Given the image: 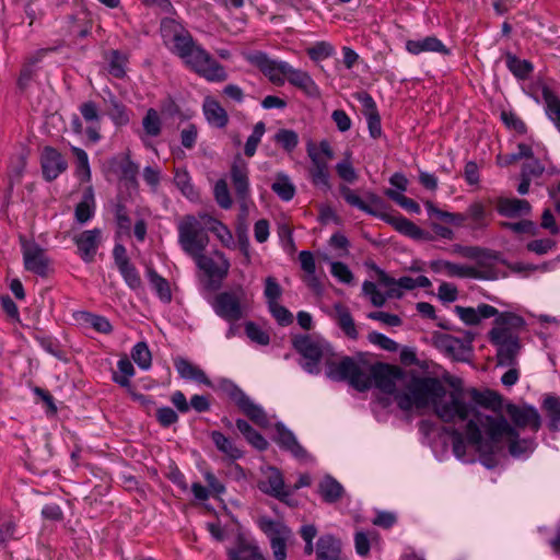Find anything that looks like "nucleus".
<instances>
[{"instance_id":"nucleus-1","label":"nucleus","mask_w":560,"mask_h":560,"mask_svg":"<svg viewBox=\"0 0 560 560\" xmlns=\"http://www.w3.org/2000/svg\"><path fill=\"white\" fill-rule=\"evenodd\" d=\"M327 376L334 381H348L359 392L375 386L392 395L399 409L406 412L432 408L445 423L459 418L466 410L464 395L467 389L454 387L447 393L438 377L406 373L397 365L369 364L346 357L338 364H329Z\"/></svg>"},{"instance_id":"nucleus-2","label":"nucleus","mask_w":560,"mask_h":560,"mask_svg":"<svg viewBox=\"0 0 560 560\" xmlns=\"http://www.w3.org/2000/svg\"><path fill=\"white\" fill-rule=\"evenodd\" d=\"M464 400L466 410L450 423L464 424L467 442L478 452H492L494 445L501 442L509 444V451L513 456H520L533 450V442L520 440L517 432L505 418L491 417L479 410V407L489 408L497 405L499 402L497 394L470 388L466 390Z\"/></svg>"},{"instance_id":"nucleus-3","label":"nucleus","mask_w":560,"mask_h":560,"mask_svg":"<svg viewBox=\"0 0 560 560\" xmlns=\"http://www.w3.org/2000/svg\"><path fill=\"white\" fill-rule=\"evenodd\" d=\"M161 34L164 44L179 57L186 67L209 82H223L228 73L182 24L173 19L161 23Z\"/></svg>"},{"instance_id":"nucleus-4","label":"nucleus","mask_w":560,"mask_h":560,"mask_svg":"<svg viewBox=\"0 0 560 560\" xmlns=\"http://www.w3.org/2000/svg\"><path fill=\"white\" fill-rule=\"evenodd\" d=\"M246 60L258 68L268 80L282 86L288 80L290 84L311 97H318L320 90L308 72L293 68L289 62L271 59L266 52L254 51L245 56Z\"/></svg>"},{"instance_id":"nucleus-5","label":"nucleus","mask_w":560,"mask_h":560,"mask_svg":"<svg viewBox=\"0 0 560 560\" xmlns=\"http://www.w3.org/2000/svg\"><path fill=\"white\" fill-rule=\"evenodd\" d=\"M524 329L523 317L510 312H498L493 327L488 332L489 341L497 348L498 365H516L522 348L520 335Z\"/></svg>"},{"instance_id":"nucleus-6","label":"nucleus","mask_w":560,"mask_h":560,"mask_svg":"<svg viewBox=\"0 0 560 560\" xmlns=\"http://www.w3.org/2000/svg\"><path fill=\"white\" fill-rule=\"evenodd\" d=\"M178 243L182 249L192 258L203 253L209 244L208 230L201 212L198 215L186 214L177 222Z\"/></svg>"},{"instance_id":"nucleus-7","label":"nucleus","mask_w":560,"mask_h":560,"mask_svg":"<svg viewBox=\"0 0 560 560\" xmlns=\"http://www.w3.org/2000/svg\"><path fill=\"white\" fill-rule=\"evenodd\" d=\"M293 347L306 360L302 366L310 374L320 372L319 362L323 359H325L327 370H329V364H337L330 358L332 355L331 346L324 339L299 336L293 339Z\"/></svg>"},{"instance_id":"nucleus-8","label":"nucleus","mask_w":560,"mask_h":560,"mask_svg":"<svg viewBox=\"0 0 560 560\" xmlns=\"http://www.w3.org/2000/svg\"><path fill=\"white\" fill-rule=\"evenodd\" d=\"M212 307L218 316L235 323L247 315L252 307V299L243 287L238 285L231 291L217 294Z\"/></svg>"},{"instance_id":"nucleus-9","label":"nucleus","mask_w":560,"mask_h":560,"mask_svg":"<svg viewBox=\"0 0 560 560\" xmlns=\"http://www.w3.org/2000/svg\"><path fill=\"white\" fill-rule=\"evenodd\" d=\"M307 155L311 160L310 176L312 183L322 189H329L328 162L334 159V151L327 140H322L318 145L308 143Z\"/></svg>"},{"instance_id":"nucleus-10","label":"nucleus","mask_w":560,"mask_h":560,"mask_svg":"<svg viewBox=\"0 0 560 560\" xmlns=\"http://www.w3.org/2000/svg\"><path fill=\"white\" fill-rule=\"evenodd\" d=\"M23 266L25 270L45 278L49 273L50 259L46 250L36 242L20 237Z\"/></svg>"},{"instance_id":"nucleus-11","label":"nucleus","mask_w":560,"mask_h":560,"mask_svg":"<svg viewBox=\"0 0 560 560\" xmlns=\"http://www.w3.org/2000/svg\"><path fill=\"white\" fill-rule=\"evenodd\" d=\"M248 162L241 154H236L230 168V178L235 191V196L244 211L247 210V203L250 200Z\"/></svg>"},{"instance_id":"nucleus-12","label":"nucleus","mask_w":560,"mask_h":560,"mask_svg":"<svg viewBox=\"0 0 560 560\" xmlns=\"http://www.w3.org/2000/svg\"><path fill=\"white\" fill-rule=\"evenodd\" d=\"M197 266L211 279L223 280L230 270L228 257L220 250H213L211 256L201 253L194 257Z\"/></svg>"},{"instance_id":"nucleus-13","label":"nucleus","mask_w":560,"mask_h":560,"mask_svg":"<svg viewBox=\"0 0 560 560\" xmlns=\"http://www.w3.org/2000/svg\"><path fill=\"white\" fill-rule=\"evenodd\" d=\"M73 243L77 246L78 255L84 262H92L103 240L101 229L85 230L73 236Z\"/></svg>"},{"instance_id":"nucleus-14","label":"nucleus","mask_w":560,"mask_h":560,"mask_svg":"<svg viewBox=\"0 0 560 560\" xmlns=\"http://www.w3.org/2000/svg\"><path fill=\"white\" fill-rule=\"evenodd\" d=\"M430 269L436 273L462 279H485L483 272L472 266L455 264L448 260H432Z\"/></svg>"},{"instance_id":"nucleus-15","label":"nucleus","mask_w":560,"mask_h":560,"mask_svg":"<svg viewBox=\"0 0 560 560\" xmlns=\"http://www.w3.org/2000/svg\"><path fill=\"white\" fill-rule=\"evenodd\" d=\"M43 176L46 180L56 179L67 167V161L60 152L52 147H45L40 154Z\"/></svg>"},{"instance_id":"nucleus-16","label":"nucleus","mask_w":560,"mask_h":560,"mask_svg":"<svg viewBox=\"0 0 560 560\" xmlns=\"http://www.w3.org/2000/svg\"><path fill=\"white\" fill-rule=\"evenodd\" d=\"M232 398L238 408L256 424L267 427L269 424L268 417L264 409L256 405L243 390L235 387Z\"/></svg>"},{"instance_id":"nucleus-17","label":"nucleus","mask_w":560,"mask_h":560,"mask_svg":"<svg viewBox=\"0 0 560 560\" xmlns=\"http://www.w3.org/2000/svg\"><path fill=\"white\" fill-rule=\"evenodd\" d=\"M454 312L464 324L469 326L478 325L482 319L498 315V310L494 306L485 303L479 304L476 308L456 305Z\"/></svg>"},{"instance_id":"nucleus-18","label":"nucleus","mask_w":560,"mask_h":560,"mask_svg":"<svg viewBox=\"0 0 560 560\" xmlns=\"http://www.w3.org/2000/svg\"><path fill=\"white\" fill-rule=\"evenodd\" d=\"M229 560H261L262 552L254 539L237 537L235 545L226 551Z\"/></svg>"},{"instance_id":"nucleus-19","label":"nucleus","mask_w":560,"mask_h":560,"mask_svg":"<svg viewBox=\"0 0 560 560\" xmlns=\"http://www.w3.org/2000/svg\"><path fill=\"white\" fill-rule=\"evenodd\" d=\"M332 308L334 313L331 314V317L343 335L348 339L357 340L360 337L359 326L355 324L349 308L341 303L334 304Z\"/></svg>"},{"instance_id":"nucleus-20","label":"nucleus","mask_w":560,"mask_h":560,"mask_svg":"<svg viewBox=\"0 0 560 560\" xmlns=\"http://www.w3.org/2000/svg\"><path fill=\"white\" fill-rule=\"evenodd\" d=\"M260 489L278 499H283L292 494V491L284 486L280 470L273 467L268 468L266 471L265 480L260 483Z\"/></svg>"},{"instance_id":"nucleus-21","label":"nucleus","mask_w":560,"mask_h":560,"mask_svg":"<svg viewBox=\"0 0 560 560\" xmlns=\"http://www.w3.org/2000/svg\"><path fill=\"white\" fill-rule=\"evenodd\" d=\"M162 132V119L154 108H149L142 118V131L139 137L145 148L155 150L149 138H156Z\"/></svg>"},{"instance_id":"nucleus-22","label":"nucleus","mask_w":560,"mask_h":560,"mask_svg":"<svg viewBox=\"0 0 560 560\" xmlns=\"http://www.w3.org/2000/svg\"><path fill=\"white\" fill-rule=\"evenodd\" d=\"M79 110L83 119L89 124L85 130L89 140H91L92 142L100 141L101 115L96 103L93 101L84 102L80 105Z\"/></svg>"},{"instance_id":"nucleus-23","label":"nucleus","mask_w":560,"mask_h":560,"mask_svg":"<svg viewBox=\"0 0 560 560\" xmlns=\"http://www.w3.org/2000/svg\"><path fill=\"white\" fill-rule=\"evenodd\" d=\"M406 50L411 55H420L422 52L451 54L450 49L435 36L409 39L406 42Z\"/></svg>"},{"instance_id":"nucleus-24","label":"nucleus","mask_w":560,"mask_h":560,"mask_svg":"<svg viewBox=\"0 0 560 560\" xmlns=\"http://www.w3.org/2000/svg\"><path fill=\"white\" fill-rule=\"evenodd\" d=\"M202 112L209 125L215 128H224L229 122V115L221 104L213 97L203 100Z\"/></svg>"},{"instance_id":"nucleus-25","label":"nucleus","mask_w":560,"mask_h":560,"mask_svg":"<svg viewBox=\"0 0 560 560\" xmlns=\"http://www.w3.org/2000/svg\"><path fill=\"white\" fill-rule=\"evenodd\" d=\"M509 415L512 421L521 428H530L537 431L540 427V417L533 407H510Z\"/></svg>"},{"instance_id":"nucleus-26","label":"nucleus","mask_w":560,"mask_h":560,"mask_svg":"<svg viewBox=\"0 0 560 560\" xmlns=\"http://www.w3.org/2000/svg\"><path fill=\"white\" fill-rule=\"evenodd\" d=\"M530 205L525 199L499 198L497 200V211L508 218H516L530 212Z\"/></svg>"},{"instance_id":"nucleus-27","label":"nucleus","mask_w":560,"mask_h":560,"mask_svg":"<svg viewBox=\"0 0 560 560\" xmlns=\"http://www.w3.org/2000/svg\"><path fill=\"white\" fill-rule=\"evenodd\" d=\"M174 366L180 377L197 383L211 386V382L206 373L185 358L178 357L174 360Z\"/></svg>"},{"instance_id":"nucleus-28","label":"nucleus","mask_w":560,"mask_h":560,"mask_svg":"<svg viewBox=\"0 0 560 560\" xmlns=\"http://www.w3.org/2000/svg\"><path fill=\"white\" fill-rule=\"evenodd\" d=\"M201 219L205 220L207 230L212 232L224 247H234L233 234L224 223L206 212H201Z\"/></svg>"},{"instance_id":"nucleus-29","label":"nucleus","mask_w":560,"mask_h":560,"mask_svg":"<svg viewBox=\"0 0 560 560\" xmlns=\"http://www.w3.org/2000/svg\"><path fill=\"white\" fill-rule=\"evenodd\" d=\"M340 551V541L332 535H323L317 541V560H342Z\"/></svg>"},{"instance_id":"nucleus-30","label":"nucleus","mask_w":560,"mask_h":560,"mask_svg":"<svg viewBox=\"0 0 560 560\" xmlns=\"http://www.w3.org/2000/svg\"><path fill=\"white\" fill-rule=\"evenodd\" d=\"M292 537V532L284 527L276 528L270 535V547L275 560L287 559V542Z\"/></svg>"},{"instance_id":"nucleus-31","label":"nucleus","mask_w":560,"mask_h":560,"mask_svg":"<svg viewBox=\"0 0 560 560\" xmlns=\"http://www.w3.org/2000/svg\"><path fill=\"white\" fill-rule=\"evenodd\" d=\"M95 212V199L92 186H89L82 200L77 205L74 210L75 220L83 224L91 220Z\"/></svg>"},{"instance_id":"nucleus-32","label":"nucleus","mask_w":560,"mask_h":560,"mask_svg":"<svg viewBox=\"0 0 560 560\" xmlns=\"http://www.w3.org/2000/svg\"><path fill=\"white\" fill-rule=\"evenodd\" d=\"M271 190L282 200L290 201L294 198L296 188L290 176L283 172H278L275 182L271 184Z\"/></svg>"},{"instance_id":"nucleus-33","label":"nucleus","mask_w":560,"mask_h":560,"mask_svg":"<svg viewBox=\"0 0 560 560\" xmlns=\"http://www.w3.org/2000/svg\"><path fill=\"white\" fill-rule=\"evenodd\" d=\"M388 223H390L399 233L409 236L413 240L425 238L427 233L418 225H416L412 221L408 220L402 215L388 217Z\"/></svg>"},{"instance_id":"nucleus-34","label":"nucleus","mask_w":560,"mask_h":560,"mask_svg":"<svg viewBox=\"0 0 560 560\" xmlns=\"http://www.w3.org/2000/svg\"><path fill=\"white\" fill-rule=\"evenodd\" d=\"M147 278L158 298L163 303H170L172 301L170 282L151 267L147 269Z\"/></svg>"},{"instance_id":"nucleus-35","label":"nucleus","mask_w":560,"mask_h":560,"mask_svg":"<svg viewBox=\"0 0 560 560\" xmlns=\"http://www.w3.org/2000/svg\"><path fill=\"white\" fill-rule=\"evenodd\" d=\"M74 318L80 324L91 326L97 332L108 334L113 329L109 320L106 317L86 311L75 313Z\"/></svg>"},{"instance_id":"nucleus-36","label":"nucleus","mask_w":560,"mask_h":560,"mask_svg":"<svg viewBox=\"0 0 560 560\" xmlns=\"http://www.w3.org/2000/svg\"><path fill=\"white\" fill-rule=\"evenodd\" d=\"M318 492L325 502L335 503L341 499L343 487L332 477L326 476L318 485Z\"/></svg>"},{"instance_id":"nucleus-37","label":"nucleus","mask_w":560,"mask_h":560,"mask_svg":"<svg viewBox=\"0 0 560 560\" xmlns=\"http://www.w3.org/2000/svg\"><path fill=\"white\" fill-rule=\"evenodd\" d=\"M211 440L217 446V448L221 453H223L228 458L235 460L243 456V452L234 444L233 441L226 438L223 433L219 431H213L211 433Z\"/></svg>"},{"instance_id":"nucleus-38","label":"nucleus","mask_w":560,"mask_h":560,"mask_svg":"<svg viewBox=\"0 0 560 560\" xmlns=\"http://www.w3.org/2000/svg\"><path fill=\"white\" fill-rule=\"evenodd\" d=\"M464 214L467 217V220H471L472 226L476 229H482L489 224L488 217L490 212L487 206L481 201L471 202Z\"/></svg>"},{"instance_id":"nucleus-39","label":"nucleus","mask_w":560,"mask_h":560,"mask_svg":"<svg viewBox=\"0 0 560 560\" xmlns=\"http://www.w3.org/2000/svg\"><path fill=\"white\" fill-rule=\"evenodd\" d=\"M237 430L244 435L247 442L259 451L268 447L267 440L257 432L247 421L238 419L236 421Z\"/></svg>"},{"instance_id":"nucleus-40","label":"nucleus","mask_w":560,"mask_h":560,"mask_svg":"<svg viewBox=\"0 0 560 560\" xmlns=\"http://www.w3.org/2000/svg\"><path fill=\"white\" fill-rule=\"evenodd\" d=\"M71 152L77 160L75 176L80 182L89 183L91 180V167L88 153L83 149L73 145Z\"/></svg>"},{"instance_id":"nucleus-41","label":"nucleus","mask_w":560,"mask_h":560,"mask_svg":"<svg viewBox=\"0 0 560 560\" xmlns=\"http://www.w3.org/2000/svg\"><path fill=\"white\" fill-rule=\"evenodd\" d=\"M174 183L182 194L188 199L194 200L198 197V192L196 191L191 177L186 168H175Z\"/></svg>"},{"instance_id":"nucleus-42","label":"nucleus","mask_w":560,"mask_h":560,"mask_svg":"<svg viewBox=\"0 0 560 560\" xmlns=\"http://www.w3.org/2000/svg\"><path fill=\"white\" fill-rule=\"evenodd\" d=\"M425 209L431 217H436L447 223L462 226L467 221V217L464 213H453L438 209L433 202L427 201L424 203Z\"/></svg>"},{"instance_id":"nucleus-43","label":"nucleus","mask_w":560,"mask_h":560,"mask_svg":"<svg viewBox=\"0 0 560 560\" xmlns=\"http://www.w3.org/2000/svg\"><path fill=\"white\" fill-rule=\"evenodd\" d=\"M542 97L547 106V115L553 121L557 129L560 131V100L559 97L548 88L542 90Z\"/></svg>"},{"instance_id":"nucleus-44","label":"nucleus","mask_w":560,"mask_h":560,"mask_svg":"<svg viewBox=\"0 0 560 560\" xmlns=\"http://www.w3.org/2000/svg\"><path fill=\"white\" fill-rule=\"evenodd\" d=\"M508 69L518 79H526L533 71V66L529 61L517 58L514 55H506Z\"/></svg>"},{"instance_id":"nucleus-45","label":"nucleus","mask_w":560,"mask_h":560,"mask_svg":"<svg viewBox=\"0 0 560 560\" xmlns=\"http://www.w3.org/2000/svg\"><path fill=\"white\" fill-rule=\"evenodd\" d=\"M266 132V125L264 121L255 124L250 136L247 138L244 147V153L246 156L252 158L255 155L258 144L261 141L262 136Z\"/></svg>"},{"instance_id":"nucleus-46","label":"nucleus","mask_w":560,"mask_h":560,"mask_svg":"<svg viewBox=\"0 0 560 560\" xmlns=\"http://www.w3.org/2000/svg\"><path fill=\"white\" fill-rule=\"evenodd\" d=\"M118 373H115L113 380L122 387L130 385V378L135 375V368L128 358H122L117 363Z\"/></svg>"},{"instance_id":"nucleus-47","label":"nucleus","mask_w":560,"mask_h":560,"mask_svg":"<svg viewBox=\"0 0 560 560\" xmlns=\"http://www.w3.org/2000/svg\"><path fill=\"white\" fill-rule=\"evenodd\" d=\"M128 58L126 55L121 54L118 50H112L108 59V71L109 73L118 79H121L126 74V65Z\"/></svg>"},{"instance_id":"nucleus-48","label":"nucleus","mask_w":560,"mask_h":560,"mask_svg":"<svg viewBox=\"0 0 560 560\" xmlns=\"http://www.w3.org/2000/svg\"><path fill=\"white\" fill-rule=\"evenodd\" d=\"M275 142L287 152H292L299 144V136L291 129H279L275 135Z\"/></svg>"},{"instance_id":"nucleus-49","label":"nucleus","mask_w":560,"mask_h":560,"mask_svg":"<svg viewBox=\"0 0 560 560\" xmlns=\"http://www.w3.org/2000/svg\"><path fill=\"white\" fill-rule=\"evenodd\" d=\"M131 358L142 370H148L151 366L152 357L145 342L135 345L131 350Z\"/></svg>"},{"instance_id":"nucleus-50","label":"nucleus","mask_w":560,"mask_h":560,"mask_svg":"<svg viewBox=\"0 0 560 560\" xmlns=\"http://www.w3.org/2000/svg\"><path fill=\"white\" fill-rule=\"evenodd\" d=\"M110 110L109 116L116 126H125L129 122V114L126 106L120 103L115 96L109 98Z\"/></svg>"},{"instance_id":"nucleus-51","label":"nucleus","mask_w":560,"mask_h":560,"mask_svg":"<svg viewBox=\"0 0 560 560\" xmlns=\"http://www.w3.org/2000/svg\"><path fill=\"white\" fill-rule=\"evenodd\" d=\"M278 442L281 446L289 450L295 456H301L304 454V448L299 444L294 434L285 429H280L278 431Z\"/></svg>"},{"instance_id":"nucleus-52","label":"nucleus","mask_w":560,"mask_h":560,"mask_svg":"<svg viewBox=\"0 0 560 560\" xmlns=\"http://www.w3.org/2000/svg\"><path fill=\"white\" fill-rule=\"evenodd\" d=\"M362 293L364 296L369 298L370 302L375 307H382L386 300L388 299L387 293H382L376 284L372 281H364L362 284Z\"/></svg>"},{"instance_id":"nucleus-53","label":"nucleus","mask_w":560,"mask_h":560,"mask_svg":"<svg viewBox=\"0 0 560 560\" xmlns=\"http://www.w3.org/2000/svg\"><path fill=\"white\" fill-rule=\"evenodd\" d=\"M214 199L222 209H230L233 205L231 194L225 179H219L213 188Z\"/></svg>"},{"instance_id":"nucleus-54","label":"nucleus","mask_w":560,"mask_h":560,"mask_svg":"<svg viewBox=\"0 0 560 560\" xmlns=\"http://www.w3.org/2000/svg\"><path fill=\"white\" fill-rule=\"evenodd\" d=\"M245 332L253 342L260 346H267L270 342L269 334L254 322L245 324Z\"/></svg>"},{"instance_id":"nucleus-55","label":"nucleus","mask_w":560,"mask_h":560,"mask_svg":"<svg viewBox=\"0 0 560 560\" xmlns=\"http://www.w3.org/2000/svg\"><path fill=\"white\" fill-rule=\"evenodd\" d=\"M308 57L314 61H320L329 58L335 52L332 45L327 42H317L312 47L307 48Z\"/></svg>"},{"instance_id":"nucleus-56","label":"nucleus","mask_w":560,"mask_h":560,"mask_svg":"<svg viewBox=\"0 0 560 560\" xmlns=\"http://www.w3.org/2000/svg\"><path fill=\"white\" fill-rule=\"evenodd\" d=\"M330 273L339 282L345 284H351L353 282V273L350 268L341 261H332L330 264Z\"/></svg>"},{"instance_id":"nucleus-57","label":"nucleus","mask_w":560,"mask_h":560,"mask_svg":"<svg viewBox=\"0 0 560 560\" xmlns=\"http://www.w3.org/2000/svg\"><path fill=\"white\" fill-rule=\"evenodd\" d=\"M362 211L372 214L374 217L381 218L388 222V217H392L386 212L385 202L377 196H372L369 203H365V209Z\"/></svg>"},{"instance_id":"nucleus-58","label":"nucleus","mask_w":560,"mask_h":560,"mask_svg":"<svg viewBox=\"0 0 560 560\" xmlns=\"http://www.w3.org/2000/svg\"><path fill=\"white\" fill-rule=\"evenodd\" d=\"M118 270L125 279L126 283L132 290L139 289L141 287V278L131 262L120 266Z\"/></svg>"},{"instance_id":"nucleus-59","label":"nucleus","mask_w":560,"mask_h":560,"mask_svg":"<svg viewBox=\"0 0 560 560\" xmlns=\"http://www.w3.org/2000/svg\"><path fill=\"white\" fill-rule=\"evenodd\" d=\"M386 196L388 198H390L392 200H394L395 202H397L400 207H402L404 209H406L410 212H413V213L420 212L419 205L411 198H408L400 192H397L393 189H388V190H386Z\"/></svg>"},{"instance_id":"nucleus-60","label":"nucleus","mask_w":560,"mask_h":560,"mask_svg":"<svg viewBox=\"0 0 560 560\" xmlns=\"http://www.w3.org/2000/svg\"><path fill=\"white\" fill-rule=\"evenodd\" d=\"M368 338L371 343L378 346L383 350L389 352H396L398 350V343L381 332L372 331L369 334Z\"/></svg>"},{"instance_id":"nucleus-61","label":"nucleus","mask_w":560,"mask_h":560,"mask_svg":"<svg viewBox=\"0 0 560 560\" xmlns=\"http://www.w3.org/2000/svg\"><path fill=\"white\" fill-rule=\"evenodd\" d=\"M264 294L267 299L268 305L278 302V300L280 299V296L282 294V289L275 278L268 277L266 279Z\"/></svg>"},{"instance_id":"nucleus-62","label":"nucleus","mask_w":560,"mask_h":560,"mask_svg":"<svg viewBox=\"0 0 560 560\" xmlns=\"http://www.w3.org/2000/svg\"><path fill=\"white\" fill-rule=\"evenodd\" d=\"M336 171L338 176L343 179L347 183H354L358 178L357 172L354 167L352 166V163L349 159H346L341 162H339L336 165Z\"/></svg>"},{"instance_id":"nucleus-63","label":"nucleus","mask_w":560,"mask_h":560,"mask_svg":"<svg viewBox=\"0 0 560 560\" xmlns=\"http://www.w3.org/2000/svg\"><path fill=\"white\" fill-rule=\"evenodd\" d=\"M202 475L211 495L219 497L225 492V486L217 478V476L211 470H205Z\"/></svg>"},{"instance_id":"nucleus-64","label":"nucleus","mask_w":560,"mask_h":560,"mask_svg":"<svg viewBox=\"0 0 560 560\" xmlns=\"http://www.w3.org/2000/svg\"><path fill=\"white\" fill-rule=\"evenodd\" d=\"M544 408L553 422L560 421V399L556 396H546Z\"/></svg>"}]
</instances>
